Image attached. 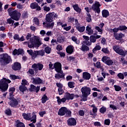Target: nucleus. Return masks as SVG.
Returning a JSON list of instances; mask_svg holds the SVG:
<instances>
[{
	"label": "nucleus",
	"instance_id": "774afa93",
	"mask_svg": "<svg viewBox=\"0 0 127 127\" xmlns=\"http://www.w3.org/2000/svg\"><path fill=\"white\" fill-rule=\"evenodd\" d=\"M56 49L57 50H58V51L60 52L62 50H63V48H62V46L60 45H58L56 47Z\"/></svg>",
	"mask_w": 127,
	"mask_h": 127
},
{
	"label": "nucleus",
	"instance_id": "a18cd8bd",
	"mask_svg": "<svg viewBox=\"0 0 127 127\" xmlns=\"http://www.w3.org/2000/svg\"><path fill=\"white\" fill-rule=\"evenodd\" d=\"M54 24H55V23H54V22H53L52 23H48L47 24V27H48V28H53V27H54Z\"/></svg>",
	"mask_w": 127,
	"mask_h": 127
},
{
	"label": "nucleus",
	"instance_id": "bb28decb",
	"mask_svg": "<svg viewBox=\"0 0 127 127\" xmlns=\"http://www.w3.org/2000/svg\"><path fill=\"white\" fill-rule=\"evenodd\" d=\"M117 53L119 54V55L123 56L122 57H126V55L127 54V51L125 52V51L122 49H119V50H117Z\"/></svg>",
	"mask_w": 127,
	"mask_h": 127
},
{
	"label": "nucleus",
	"instance_id": "b1692460",
	"mask_svg": "<svg viewBox=\"0 0 127 127\" xmlns=\"http://www.w3.org/2000/svg\"><path fill=\"white\" fill-rule=\"evenodd\" d=\"M56 99H57V103L58 105H61V103H65V102L67 101V99L65 97L60 99V97L57 96Z\"/></svg>",
	"mask_w": 127,
	"mask_h": 127
},
{
	"label": "nucleus",
	"instance_id": "bf43d9fd",
	"mask_svg": "<svg viewBox=\"0 0 127 127\" xmlns=\"http://www.w3.org/2000/svg\"><path fill=\"white\" fill-rule=\"evenodd\" d=\"M32 67L34 68V70L35 71V72H38V68L37 67V64H34L32 65Z\"/></svg>",
	"mask_w": 127,
	"mask_h": 127
},
{
	"label": "nucleus",
	"instance_id": "8fccbe9b",
	"mask_svg": "<svg viewBox=\"0 0 127 127\" xmlns=\"http://www.w3.org/2000/svg\"><path fill=\"white\" fill-rule=\"evenodd\" d=\"M4 113L7 116H11V110L9 109H6Z\"/></svg>",
	"mask_w": 127,
	"mask_h": 127
},
{
	"label": "nucleus",
	"instance_id": "79ce46f5",
	"mask_svg": "<svg viewBox=\"0 0 127 127\" xmlns=\"http://www.w3.org/2000/svg\"><path fill=\"white\" fill-rule=\"evenodd\" d=\"M75 83L73 81H69L68 82V86L70 89H73V88L75 87V86H74Z\"/></svg>",
	"mask_w": 127,
	"mask_h": 127
},
{
	"label": "nucleus",
	"instance_id": "0e129e2a",
	"mask_svg": "<svg viewBox=\"0 0 127 127\" xmlns=\"http://www.w3.org/2000/svg\"><path fill=\"white\" fill-rule=\"evenodd\" d=\"M43 8H44V11H46L47 12H48V11H50V7L46 6V5H45L44 7H43Z\"/></svg>",
	"mask_w": 127,
	"mask_h": 127
},
{
	"label": "nucleus",
	"instance_id": "864d4df0",
	"mask_svg": "<svg viewBox=\"0 0 127 127\" xmlns=\"http://www.w3.org/2000/svg\"><path fill=\"white\" fill-rule=\"evenodd\" d=\"M28 81H27L26 79H23L22 80V83H21L22 85L26 86V85H28Z\"/></svg>",
	"mask_w": 127,
	"mask_h": 127
},
{
	"label": "nucleus",
	"instance_id": "72a5a7b5",
	"mask_svg": "<svg viewBox=\"0 0 127 127\" xmlns=\"http://www.w3.org/2000/svg\"><path fill=\"white\" fill-rule=\"evenodd\" d=\"M22 116L24 120H26L27 121H30V120H31V118H29V115L25 113H23Z\"/></svg>",
	"mask_w": 127,
	"mask_h": 127
},
{
	"label": "nucleus",
	"instance_id": "5701e85b",
	"mask_svg": "<svg viewBox=\"0 0 127 127\" xmlns=\"http://www.w3.org/2000/svg\"><path fill=\"white\" fill-rule=\"evenodd\" d=\"M72 7L76 12H77V13H81L82 9L79 7V5L78 4L72 5Z\"/></svg>",
	"mask_w": 127,
	"mask_h": 127
},
{
	"label": "nucleus",
	"instance_id": "338daca9",
	"mask_svg": "<svg viewBox=\"0 0 127 127\" xmlns=\"http://www.w3.org/2000/svg\"><path fill=\"white\" fill-rule=\"evenodd\" d=\"M57 54L59 55H60L61 57H65L66 56V54H65V53H62L61 52H58Z\"/></svg>",
	"mask_w": 127,
	"mask_h": 127
},
{
	"label": "nucleus",
	"instance_id": "13d9d810",
	"mask_svg": "<svg viewBox=\"0 0 127 127\" xmlns=\"http://www.w3.org/2000/svg\"><path fill=\"white\" fill-rule=\"evenodd\" d=\"M22 16L24 19L27 18L28 17V13H27V12H24L22 14Z\"/></svg>",
	"mask_w": 127,
	"mask_h": 127
},
{
	"label": "nucleus",
	"instance_id": "423d86ee",
	"mask_svg": "<svg viewBox=\"0 0 127 127\" xmlns=\"http://www.w3.org/2000/svg\"><path fill=\"white\" fill-rule=\"evenodd\" d=\"M10 102L8 103L9 106L12 108H19L20 105H19L20 103V98H15L14 96H10L9 98Z\"/></svg>",
	"mask_w": 127,
	"mask_h": 127
},
{
	"label": "nucleus",
	"instance_id": "2eb2a0df",
	"mask_svg": "<svg viewBox=\"0 0 127 127\" xmlns=\"http://www.w3.org/2000/svg\"><path fill=\"white\" fill-rule=\"evenodd\" d=\"M101 38V35H91L89 37V40L92 43H95L97 39Z\"/></svg>",
	"mask_w": 127,
	"mask_h": 127
},
{
	"label": "nucleus",
	"instance_id": "ddd939ff",
	"mask_svg": "<svg viewBox=\"0 0 127 127\" xmlns=\"http://www.w3.org/2000/svg\"><path fill=\"white\" fill-rule=\"evenodd\" d=\"M30 88L29 89L30 92H36L37 94L38 93V92H39L40 90V86H37V87L31 84L30 85Z\"/></svg>",
	"mask_w": 127,
	"mask_h": 127
},
{
	"label": "nucleus",
	"instance_id": "f8f14e48",
	"mask_svg": "<svg viewBox=\"0 0 127 127\" xmlns=\"http://www.w3.org/2000/svg\"><path fill=\"white\" fill-rule=\"evenodd\" d=\"M67 125L68 126H69L70 127L72 126H75L76 125H77V122L76 121V119L74 118H71L68 119V120L67 121Z\"/></svg>",
	"mask_w": 127,
	"mask_h": 127
},
{
	"label": "nucleus",
	"instance_id": "cd10ccee",
	"mask_svg": "<svg viewBox=\"0 0 127 127\" xmlns=\"http://www.w3.org/2000/svg\"><path fill=\"white\" fill-rule=\"evenodd\" d=\"M15 127H25V125H24V123L20 122L18 120L15 121Z\"/></svg>",
	"mask_w": 127,
	"mask_h": 127
},
{
	"label": "nucleus",
	"instance_id": "0eeeda50",
	"mask_svg": "<svg viewBox=\"0 0 127 127\" xmlns=\"http://www.w3.org/2000/svg\"><path fill=\"white\" fill-rule=\"evenodd\" d=\"M42 44L39 38H35L33 41L28 43V47L29 48H38Z\"/></svg>",
	"mask_w": 127,
	"mask_h": 127
},
{
	"label": "nucleus",
	"instance_id": "a19ab883",
	"mask_svg": "<svg viewBox=\"0 0 127 127\" xmlns=\"http://www.w3.org/2000/svg\"><path fill=\"white\" fill-rule=\"evenodd\" d=\"M86 21L87 22H92V18L89 13H87Z\"/></svg>",
	"mask_w": 127,
	"mask_h": 127
},
{
	"label": "nucleus",
	"instance_id": "aec40b11",
	"mask_svg": "<svg viewBox=\"0 0 127 127\" xmlns=\"http://www.w3.org/2000/svg\"><path fill=\"white\" fill-rule=\"evenodd\" d=\"M82 78L84 80H90L91 79V73L88 72H83L82 73Z\"/></svg>",
	"mask_w": 127,
	"mask_h": 127
},
{
	"label": "nucleus",
	"instance_id": "473e14b6",
	"mask_svg": "<svg viewBox=\"0 0 127 127\" xmlns=\"http://www.w3.org/2000/svg\"><path fill=\"white\" fill-rule=\"evenodd\" d=\"M48 100H49V98H48V97H47V96L46 95V94H44L41 99V101H42V104H45L46 102H47V101H48Z\"/></svg>",
	"mask_w": 127,
	"mask_h": 127
},
{
	"label": "nucleus",
	"instance_id": "7c9ffc66",
	"mask_svg": "<svg viewBox=\"0 0 127 127\" xmlns=\"http://www.w3.org/2000/svg\"><path fill=\"white\" fill-rule=\"evenodd\" d=\"M19 90L20 92H21V93H23V94H24L25 91H27V87H26V86L21 85L19 87Z\"/></svg>",
	"mask_w": 127,
	"mask_h": 127
},
{
	"label": "nucleus",
	"instance_id": "58836bf2",
	"mask_svg": "<svg viewBox=\"0 0 127 127\" xmlns=\"http://www.w3.org/2000/svg\"><path fill=\"white\" fill-rule=\"evenodd\" d=\"M52 50V49H51V48L49 47H46L44 49V51L46 53H47V54H50L51 53Z\"/></svg>",
	"mask_w": 127,
	"mask_h": 127
},
{
	"label": "nucleus",
	"instance_id": "c9c22d12",
	"mask_svg": "<svg viewBox=\"0 0 127 127\" xmlns=\"http://www.w3.org/2000/svg\"><path fill=\"white\" fill-rule=\"evenodd\" d=\"M33 22L37 26H39V25H40V22L39 21V19H38L37 17H34L33 19Z\"/></svg>",
	"mask_w": 127,
	"mask_h": 127
},
{
	"label": "nucleus",
	"instance_id": "39448f33",
	"mask_svg": "<svg viewBox=\"0 0 127 127\" xmlns=\"http://www.w3.org/2000/svg\"><path fill=\"white\" fill-rule=\"evenodd\" d=\"M81 92L82 93V101L86 102L88 96L91 95V88L87 86L82 87L81 89Z\"/></svg>",
	"mask_w": 127,
	"mask_h": 127
},
{
	"label": "nucleus",
	"instance_id": "20e7f679",
	"mask_svg": "<svg viewBox=\"0 0 127 127\" xmlns=\"http://www.w3.org/2000/svg\"><path fill=\"white\" fill-rule=\"evenodd\" d=\"M11 61V58L7 54H3L0 58V64L1 66H5L9 64Z\"/></svg>",
	"mask_w": 127,
	"mask_h": 127
},
{
	"label": "nucleus",
	"instance_id": "f704fd0d",
	"mask_svg": "<svg viewBox=\"0 0 127 127\" xmlns=\"http://www.w3.org/2000/svg\"><path fill=\"white\" fill-rule=\"evenodd\" d=\"M81 50L83 51V52H85V51H89V50H90V48L85 44H83L81 46Z\"/></svg>",
	"mask_w": 127,
	"mask_h": 127
},
{
	"label": "nucleus",
	"instance_id": "4468645a",
	"mask_svg": "<svg viewBox=\"0 0 127 127\" xmlns=\"http://www.w3.org/2000/svg\"><path fill=\"white\" fill-rule=\"evenodd\" d=\"M24 52V51L23 49H19L17 50L15 49L12 52V54L14 55V56H15L16 55L18 56V55H21V54H23Z\"/></svg>",
	"mask_w": 127,
	"mask_h": 127
},
{
	"label": "nucleus",
	"instance_id": "6e6552de",
	"mask_svg": "<svg viewBox=\"0 0 127 127\" xmlns=\"http://www.w3.org/2000/svg\"><path fill=\"white\" fill-rule=\"evenodd\" d=\"M100 6H102V4L100 3V2L95 0V3L92 4L91 9H93V11H94L95 13L100 14L101 13V8H100Z\"/></svg>",
	"mask_w": 127,
	"mask_h": 127
},
{
	"label": "nucleus",
	"instance_id": "7ed1b4c3",
	"mask_svg": "<svg viewBox=\"0 0 127 127\" xmlns=\"http://www.w3.org/2000/svg\"><path fill=\"white\" fill-rule=\"evenodd\" d=\"M27 53L29 55L31 56L32 59H35L37 58L38 56H44L45 55V52L44 50H42L40 51H33L32 50H27Z\"/></svg>",
	"mask_w": 127,
	"mask_h": 127
},
{
	"label": "nucleus",
	"instance_id": "1a4fd4ad",
	"mask_svg": "<svg viewBox=\"0 0 127 127\" xmlns=\"http://www.w3.org/2000/svg\"><path fill=\"white\" fill-rule=\"evenodd\" d=\"M30 7L31 9H36L38 11L41 10V7L38 5V3L36 2L31 3L30 5Z\"/></svg>",
	"mask_w": 127,
	"mask_h": 127
},
{
	"label": "nucleus",
	"instance_id": "4c0bfd02",
	"mask_svg": "<svg viewBox=\"0 0 127 127\" xmlns=\"http://www.w3.org/2000/svg\"><path fill=\"white\" fill-rule=\"evenodd\" d=\"M67 21L68 23H73L75 21V18L72 16H69L67 17Z\"/></svg>",
	"mask_w": 127,
	"mask_h": 127
},
{
	"label": "nucleus",
	"instance_id": "de8ad7c7",
	"mask_svg": "<svg viewBox=\"0 0 127 127\" xmlns=\"http://www.w3.org/2000/svg\"><path fill=\"white\" fill-rule=\"evenodd\" d=\"M101 51L106 54H110V51L108 49V48H103L102 49Z\"/></svg>",
	"mask_w": 127,
	"mask_h": 127
},
{
	"label": "nucleus",
	"instance_id": "680f3d73",
	"mask_svg": "<svg viewBox=\"0 0 127 127\" xmlns=\"http://www.w3.org/2000/svg\"><path fill=\"white\" fill-rule=\"evenodd\" d=\"M108 58H110L108 57L107 56L103 57V58H102V62H103L104 63H106V62H107V61H108Z\"/></svg>",
	"mask_w": 127,
	"mask_h": 127
},
{
	"label": "nucleus",
	"instance_id": "69168bd1",
	"mask_svg": "<svg viewBox=\"0 0 127 127\" xmlns=\"http://www.w3.org/2000/svg\"><path fill=\"white\" fill-rule=\"evenodd\" d=\"M94 66H96V68L98 69L101 68V62H97L96 64H94Z\"/></svg>",
	"mask_w": 127,
	"mask_h": 127
},
{
	"label": "nucleus",
	"instance_id": "9d476101",
	"mask_svg": "<svg viewBox=\"0 0 127 127\" xmlns=\"http://www.w3.org/2000/svg\"><path fill=\"white\" fill-rule=\"evenodd\" d=\"M12 69L14 70V71H19V70L21 69V64L20 63L16 62L12 65Z\"/></svg>",
	"mask_w": 127,
	"mask_h": 127
},
{
	"label": "nucleus",
	"instance_id": "a878e982",
	"mask_svg": "<svg viewBox=\"0 0 127 127\" xmlns=\"http://www.w3.org/2000/svg\"><path fill=\"white\" fill-rule=\"evenodd\" d=\"M102 15L103 17L107 18L108 16H110V12L107 9H103L102 11Z\"/></svg>",
	"mask_w": 127,
	"mask_h": 127
},
{
	"label": "nucleus",
	"instance_id": "603ef678",
	"mask_svg": "<svg viewBox=\"0 0 127 127\" xmlns=\"http://www.w3.org/2000/svg\"><path fill=\"white\" fill-rule=\"evenodd\" d=\"M117 76L118 78H119V79H121V80H124V79H125V75L122 73H119Z\"/></svg>",
	"mask_w": 127,
	"mask_h": 127
},
{
	"label": "nucleus",
	"instance_id": "37998d69",
	"mask_svg": "<svg viewBox=\"0 0 127 127\" xmlns=\"http://www.w3.org/2000/svg\"><path fill=\"white\" fill-rule=\"evenodd\" d=\"M99 111L101 114H104L107 112V108L105 107H102L99 109Z\"/></svg>",
	"mask_w": 127,
	"mask_h": 127
},
{
	"label": "nucleus",
	"instance_id": "052dcab7",
	"mask_svg": "<svg viewBox=\"0 0 127 127\" xmlns=\"http://www.w3.org/2000/svg\"><path fill=\"white\" fill-rule=\"evenodd\" d=\"M10 78L11 80H16V79H18V76H16L15 75H10Z\"/></svg>",
	"mask_w": 127,
	"mask_h": 127
},
{
	"label": "nucleus",
	"instance_id": "393cba45",
	"mask_svg": "<svg viewBox=\"0 0 127 127\" xmlns=\"http://www.w3.org/2000/svg\"><path fill=\"white\" fill-rule=\"evenodd\" d=\"M86 33H87L89 35H92V34L94 33V30L92 29V28L90 26L88 25L86 27Z\"/></svg>",
	"mask_w": 127,
	"mask_h": 127
},
{
	"label": "nucleus",
	"instance_id": "c03bdc74",
	"mask_svg": "<svg viewBox=\"0 0 127 127\" xmlns=\"http://www.w3.org/2000/svg\"><path fill=\"white\" fill-rule=\"evenodd\" d=\"M105 64L108 65V66H111V65H113V64H114V62H113V60L111 59L107 60L105 63Z\"/></svg>",
	"mask_w": 127,
	"mask_h": 127
},
{
	"label": "nucleus",
	"instance_id": "a211bd4d",
	"mask_svg": "<svg viewBox=\"0 0 127 127\" xmlns=\"http://www.w3.org/2000/svg\"><path fill=\"white\" fill-rule=\"evenodd\" d=\"M54 68L55 69V71L57 72V71L60 70V69H61L62 68V64H61V63L58 62H56L54 64Z\"/></svg>",
	"mask_w": 127,
	"mask_h": 127
},
{
	"label": "nucleus",
	"instance_id": "f257e3e1",
	"mask_svg": "<svg viewBox=\"0 0 127 127\" xmlns=\"http://www.w3.org/2000/svg\"><path fill=\"white\" fill-rule=\"evenodd\" d=\"M11 81L5 77L0 80V90L1 92H6L8 89V84H10Z\"/></svg>",
	"mask_w": 127,
	"mask_h": 127
},
{
	"label": "nucleus",
	"instance_id": "e2e57ef3",
	"mask_svg": "<svg viewBox=\"0 0 127 127\" xmlns=\"http://www.w3.org/2000/svg\"><path fill=\"white\" fill-rule=\"evenodd\" d=\"M7 22L9 23V24H11L13 25V23H14V21L11 19V18L7 19Z\"/></svg>",
	"mask_w": 127,
	"mask_h": 127
},
{
	"label": "nucleus",
	"instance_id": "9b49d317",
	"mask_svg": "<svg viewBox=\"0 0 127 127\" xmlns=\"http://www.w3.org/2000/svg\"><path fill=\"white\" fill-rule=\"evenodd\" d=\"M68 112V109H67V108L64 107L61 108L58 113V114L59 116H65L66 115V113Z\"/></svg>",
	"mask_w": 127,
	"mask_h": 127
},
{
	"label": "nucleus",
	"instance_id": "dca6fc26",
	"mask_svg": "<svg viewBox=\"0 0 127 127\" xmlns=\"http://www.w3.org/2000/svg\"><path fill=\"white\" fill-rule=\"evenodd\" d=\"M31 80H33V84L34 85H39V84H42V79L40 77H37L36 78L33 77Z\"/></svg>",
	"mask_w": 127,
	"mask_h": 127
},
{
	"label": "nucleus",
	"instance_id": "6e6d98bb",
	"mask_svg": "<svg viewBox=\"0 0 127 127\" xmlns=\"http://www.w3.org/2000/svg\"><path fill=\"white\" fill-rule=\"evenodd\" d=\"M111 124V120L110 119H106L104 121V125L106 126H110Z\"/></svg>",
	"mask_w": 127,
	"mask_h": 127
},
{
	"label": "nucleus",
	"instance_id": "4d7b16f0",
	"mask_svg": "<svg viewBox=\"0 0 127 127\" xmlns=\"http://www.w3.org/2000/svg\"><path fill=\"white\" fill-rule=\"evenodd\" d=\"M78 115L80 117H84V116H85V112H84L82 110H80L78 111Z\"/></svg>",
	"mask_w": 127,
	"mask_h": 127
},
{
	"label": "nucleus",
	"instance_id": "f3484780",
	"mask_svg": "<svg viewBox=\"0 0 127 127\" xmlns=\"http://www.w3.org/2000/svg\"><path fill=\"white\" fill-rule=\"evenodd\" d=\"M45 19L47 22H49L50 23L53 21V17L51 12H49L48 14H46Z\"/></svg>",
	"mask_w": 127,
	"mask_h": 127
},
{
	"label": "nucleus",
	"instance_id": "f03ea898",
	"mask_svg": "<svg viewBox=\"0 0 127 127\" xmlns=\"http://www.w3.org/2000/svg\"><path fill=\"white\" fill-rule=\"evenodd\" d=\"M8 15L11 17L12 19L15 20L16 21H18L20 16H21V13L18 12V11L15 10L13 11V8H9L7 10Z\"/></svg>",
	"mask_w": 127,
	"mask_h": 127
},
{
	"label": "nucleus",
	"instance_id": "49530a36",
	"mask_svg": "<svg viewBox=\"0 0 127 127\" xmlns=\"http://www.w3.org/2000/svg\"><path fill=\"white\" fill-rule=\"evenodd\" d=\"M114 87L116 92H120L122 90V87L119 85H115Z\"/></svg>",
	"mask_w": 127,
	"mask_h": 127
},
{
	"label": "nucleus",
	"instance_id": "09e8293b",
	"mask_svg": "<svg viewBox=\"0 0 127 127\" xmlns=\"http://www.w3.org/2000/svg\"><path fill=\"white\" fill-rule=\"evenodd\" d=\"M37 67L38 68V70H39V71H41V70L43 69V64L40 63H38L37 64Z\"/></svg>",
	"mask_w": 127,
	"mask_h": 127
},
{
	"label": "nucleus",
	"instance_id": "5fc2aeb1",
	"mask_svg": "<svg viewBox=\"0 0 127 127\" xmlns=\"http://www.w3.org/2000/svg\"><path fill=\"white\" fill-rule=\"evenodd\" d=\"M95 29H96V30H97V31L98 32H101V33H100V34H103V30H102V29H101V28H100V27L97 26L95 27Z\"/></svg>",
	"mask_w": 127,
	"mask_h": 127
},
{
	"label": "nucleus",
	"instance_id": "4be33fe9",
	"mask_svg": "<svg viewBox=\"0 0 127 127\" xmlns=\"http://www.w3.org/2000/svg\"><path fill=\"white\" fill-rule=\"evenodd\" d=\"M64 98H66V100H73L74 99V93L70 94L67 92L64 94Z\"/></svg>",
	"mask_w": 127,
	"mask_h": 127
},
{
	"label": "nucleus",
	"instance_id": "412c9836",
	"mask_svg": "<svg viewBox=\"0 0 127 127\" xmlns=\"http://www.w3.org/2000/svg\"><path fill=\"white\" fill-rule=\"evenodd\" d=\"M65 51L68 54H72L74 53V47L72 45H69L66 47Z\"/></svg>",
	"mask_w": 127,
	"mask_h": 127
},
{
	"label": "nucleus",
	"instance_id": "c756f323",
	"mask_svg": "<svg viewBox=\"0 0 127 127\" xmlns=\"http://www.w3.org/2000/svg\"><path fill=\"white\" fill-rule=\"evenodd\" d=\"M55 78L57 79L58 80H60V79H64L65 78V75L61 74L59 73H56L55 75Z\"/></svg>",
	"mask_w": 127,
	"mask_h": 127
},
{
	"label": "nucleus",
	"instance_id": "2f4dec72",
	"mask_svg": "<svg viewBox=\"0 0 127 127\" xmlns=\"http://www.w3.org/2000/svg\"><path fill=\"white\" fill-rule=\"evenodd\" d=\"M76 30L79 31V32L82 33L84 32L85 31V29H86V27L84 26H77L76 27Z\"/></svg>",
	"mask_w": 127,
	"mask_h": 127
},
{
	"label": "nucleus",
	"instance_id": "e433bc0d",
	"mask_svg": "<svg viewBox=\"0 0 127 127\" xmlns=\"http://www.w3.org/2000/svg\"><path fill=\"white\" fill-rule=\"evenodd\" d=\"M120 61L121 63H122L123 66H125V65H127V61H126V59H125V58L124 57H122L120 58Z\"/></svg>",
	"mask_w": 127,
	"mask_h": 127
},
{
	"label": "nucleus",
	"instance_id": "3c124183",
	"mask_svg": "<svg viewBox=\"0 0 127 127\" xmlns=\"http://www.w3.org/2000/svg\"><path fill=\"white\" fill-rule=\"evenodd\" d=\"M54 19H57L58 18V14L54 12H51Z\"/></svg>",
	"mask_w": 127,
	"mask_h": 127
},
{
	"label": "nucleus",
	"instance_id": "6ab92c4d",
	"mask_svg": "<svg viewBox=\"0 0 127 127\" xmlns=\"http://www.w3.org/2000/svg\"><path fill=\"white\" fill-rule=\"evenodd\" d=\"M125 36V35L123 34L122 33H114V37H115V39L116 40H121L123 37Z\"/></svg>",
	"mask_w": 127,
	"mask_h": 127
},
{
	"label": "nucleus",
	"instance_id": "c85d7f7f",
	"mask_svg": "<svg viewBox=\"0 0 127 127\" xmlns=\"http://www.w3.org/2000/svg\"><path fill=\"white\" fill-rule=\"evenodd\" d=\"M8 91L9 92V97H13L14 96L13 93L15 92V87L14 86L11 87L9 89Z\"/></svg>",
	"mask_w": 127,
	"mask_h": 127
},
{
	"label": "nucleus",
	"instance_id": "ea45409f",
	"mask_svg": "<svg viewBox=\"0 0 127 127\" xmlns=\"http://www.w3.org/2000/svg\"><path fill=\"white\" fill-rule=\"evenodd\" d=\"M118 28L120 31H124V30H127V27L126 25H120Z\"/></svg>",
	"mask_w": 127,
	"mask_h": 127
}]
</instances>
